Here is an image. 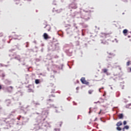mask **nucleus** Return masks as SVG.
<instances>
[{
	"instance_id": "49",
	"label": "nucleus",
	"mask_w": 131,
	"mask_h": 131,
	"mask_svg": "<svg viewBox=\"0 0 131 131\" xmlns=\"http://www.w3.org/2000/svg\"><path fill=\"white\" fill-rule=\"evenodd\" d=\"M110 58H111V57H107V58L106 59L107 61H108V59H110Z\"/></svg>"
},
{
	"instance_id": "51",
	"label": "nucleus",
	"mask_w": 131,
	"mask_h": 131,
	"mask_svg": "<svg viewBox=\"0 0 131 131\" xmlns=\"http://www.w3.org/2000/svg\"><path fill=\"white\" fill-rule=\"evenodd\" d=\"M101 88H100V89H99V92L100 93H101Z\"/></svg>"
},
{
	"instance_id": "64",
	"label": "nucleus",
	"mask_w": 131,
	"mask_h": 131,
	"mask_svg": "<svg viewBox=\"0 0 131 131\" xmlns=\"http://www.w3.org/2000/svg\"><path fill=\"white\" fill-rule=\"evenodd\" d=\"M23 66L25 65V63H23Z\"/></svg>"
},
{
	"instance_id": "27",
	"label": "nucleus",
	"mask_w": 131,
	"mask_h": 131,
	"mask_svg": "<svg viewBox=\"0 0 131 131\" xmlns=\"http://www.w3.org/2000/svg\"><path fill=\"white\" fill-rule=\"evenodd\" d=\"M75 46H79V41H75Z\"/></svg>"
},
{
	"instance_id": "61",
	"label": "nucleus",
	"mask_w": 131,
	"mask_h": 131,
	"mask_svg": "<svg viewBox=\"0 0 131 131\" xmlns=\"http://www.w3.org/2000/svg\"><path fill=\"white\" fill-rule=\"evenodd\" d=\"M36 114H38H38H39V113H36Z\"/></svg>"
},
{
	"instance_id": "34",
	"label": "nucleus",
	"mask_w": 131,
	"mask_h": 131,
	"mask_svg": "<svg viewBox=\"0 0 131 131\" xmlns=\"http://www.w3.org/2000/svg\"><path fill=\"white\" fill-rule=\"evenodd\" d=\"M51 93H55V89H52Z\"/></svg>"
},
{
	"instance_id": "8",
	"label": "nucleus",
	"mask_w": 131,
	"mask_h": 131,
	"mask_svg": "<svg viewBox=\"0 0 131 131\" xmlns=\"http://www.w3.org/2000/svg\"><path fill=\"white\" fill-rule=\"evenodd\" d=\"M28 93H34V90H33V86L32 88L29 87L28 90Z\"/></svg>"
},
{
	"instance_id": "44",
	"label": "nucleus",
	"mask_w": 131,
	"mask_h": 131,
	"mask_svg": "<svg viewBox=\"0 0 131 131\" xmlns=\"http://www.w3.org/2000/svg\"><path fill=\"white\" fill-rule=\"evenodd\" d=\"M5 74H2V77H5Z\"/></svg>"
},
{
	"instance_id": "42",
	"label": "nucleus",
	"mask_w": 131,
	"mask_h": 131,
	"mask_svg": "<svg viewBox=\"0 0 131 131\" xmlns=\"http://www.w3.org/2000/svg\"><path fill=\"white\" fill-rule=\"evenodd\" d=\"M13 51H15V49H11L9 50V52H13Z\"/></svg>"
},
{
	"instance_id": "16",
	"label": "nucleus",
	"mask_w": 131,
	"mask_h": 131,
	"mask_svg": "<svg viewBox=\"0 0 131 131\" xmlns=\"http://www.w3.org/2000/svg\"><path fill=\"white\" fill-rule=\"evenodd\" d=\"M83 19H85V21H88V20H90V17H89V15H85L84 16Z\"/></svg>"
},
{
	"instance_id": "48",
	"label": "nucleus",
	"mask_w": 131,
	"mask_h": 131,
	"mask_svg": "<svg viewBox=\"0 0 131 131\" xmlns=\"http://www.w3.org/2000/svg\"><path fill=\"white\" fill-rule=\"evenodd\" d=\"M29 107H30V106L27 105L26 108V109H27V108H29Z\"/></svg>"
},
{
	"instance_id": "13",
	"label": "nucleus",
	"mask_w": 131,
	"mask_h": 131,
	"mask_svg": "<svg viewBox=\"0 0 131 131\" xmlns=\"http://www.w3.org/2000/svg\"><path fill=\"white\" fill-rule=\"evenodd\" d=\"M44 28H46L48 31H50L51 30V26H50V25H46V26Z\"/></svg>"
},
{
	"instance_id": "22",
	"label": "nucleus",
	"mask_w": 131,
	"mask_h": 131,
	"mask_svg": "<svg viewBox=\"0 0 131 131\" xmlns=\"http://www.w3.org/2000/svg\"><path fill=\"white\" fill-rule=\"evenodd\" d=\"M65 52L66 53H67V54H68V53H72V51H70V49L66 50Z\"/></svg>"
},
{
	"instance_id": "28",
	"label": "nucleus",
	"mask_w": 131,
	"mask_h": 131,
	"mask_svg": "<svg viewBox=\"0 0 131 131\" xmlns=\"http://www.w3.org/2000/svg\"><path fill=\"white\" fill-rule=\"evenodd\" d=\"M130 64V61H128L126 63V66H129V65Z\"/></svg>"
},
{
	"instance_id": "11",
	"label": "nucleus",
	"mask_w": 131,
	"mask_h": 131,
	"mask_svg": "<svg viewBox=\"0 0 131 131\" xmlns=\"http://www.w3.org/2000/svg\"><path fill=\"white\" fill-rule=\"evenodd\" d=\"M102 72H103V73H105V74H106V75H108V69H103L102 70Z\"/></svg>"
},
{
	"instance_id": "52",
	"label": "nucleus",
	"mask_w": 131,
	"mask_h": 131,
	"mask_svg": "<svg viewBox=\"0 0 131 131\" xmlns=\"http://www.w3.org/2000/svg\"><path fill=\"white\" fill-rule=\"evenodd\" d=\"M82 36H84V34H83V33L82 32Z\"/></svg>"
},
{
	"instance_id": "63",
	"label": "nucleus",
	"mask_w": 131,
	"mask_h": 131,
	"mask_svg": "<svg viewBox=\"0 0 131 131\" xmlns=\"http://www.w3.org/2000/svg\"><path fill=\"white\" fill-rule=\"evenodd\" d=\"M97 103H100V101H97Z\"/></svg>"
},
{
	"instance_id": "56",
	"label": "nucleus",
	"mask_w": 131,
	"mask_h": 131,
	"mask_svg": "<svg viewBox=\"0 0 131 131\" xmlns=\"http://www.w3.org/2000/svg\"><path fill=\"white\" fill-rule=\"evenodd\" d=\"M128 38H129L130 37V36L128 35Z\"/></svg>"
},
{
	"instance_id": "54",
	"label": "nucleus",
	"mask_w": 131,
	"mask_h": 131,
	"mask_svg": "<svg viewBox=\"0 0 131 131\" xmlns=\"http://www.w3.org/2000/svg\"><path fill=\"white\" fill-rule=\"evenodd\" d=\"M108 55H113V54H112V53H108Z\"/></svg>"
},
{
	"instance_id": "9",
	"label": "nucleus",
	"mask_w": 131,
	"mask_h": 131,
	"mask_svg": "<svg viewBox=\"0 0 131 131\" xmlns=\"http://www.w3.org/2000/svg\"><path fill=\"white\" fill-rule=\"evenodd\" d=\"M14 59L17 60L19 62H21V57H20V55H16L14 57Z\"/></svg>"
},
{
	"instance_id": "14",
	"label": "nucleus",
	"mask_w": 131,
	"mask_h": 131,
	"mask_svg": "<svg viewBox=\"0 0 131 131\" xmlns=\"http://www.w3.org/2000/svg\"><path fill=\"white\" fill-rule=\"evenodd\" d=\"M43 37H44L45 39H48V38H49V35H48V34H47V33H45L43 34Z\"/></svg>"
},
{
	"instance_id": "57",
	"label": "nucleus",
	"mask_w": 131,
	"mask_h": 131,
	"mask_svg": "<svg viewBox=\"0 0 131 131\" xmlns=\"http://www.w3.org/2000/svg\"><path fill=\"white\" fill-rule=\"evenodd\" d=\"M97 103H98L97 102H95L94 104H97Z\"/></svg>"
},
{
	"instance_id": "4",
	"label": "nucleus",
	"mask_w": 131,
	"mask_h": 131,
	"mask_svg": "<svg viewBox=\"0 0 131 131\" xmlns=\"http://www.w3.org/2000/svg\"><path fill=\"white\" fill-rule=\"evenodd\" d=\"M69 9H77V5L74 3H73L69 5Z\"/></svg>"
},
{
	"instance_id": "29",
	"label": "nucleus",
	"mask_w": 131,
	"mask_h": 131,
	"mask_svg": "<svg viewBox=\"0 0 131 131\" xmlns=\"http://www.w3.org/2000/svg\"><path fill=\"white\" fill-rule=\"evenodd\" d=\"M93 92H94V90H89V94H90V95H91V94H93Z\"/></svg>"
},
{
	"instance_id": "30",
	"label": "nucleus",
	"mask_w": 131,
	"mask_h": 131,
	"mask_svg": "<svg viewBox=\"0 0 131 131\" xmlns=\"http://www.w3.org/2000/svg\"><path fill=\"white\" fill-rule=\"evenodd\" d=\"M117 129L118 130H121V128L120 127H117Z\"/></svg>"
},
{
	"instance_id": "25",
	"label": "nucleus",
	"mask_w": 131,
	"mask_h": 131,
	"mask_svg": "<svg viewBox=\"0 0 131 131\" xmlns=\"http://www.w3.org/2000/svg\"><path fill=\"white\" fill-rule=\"evenodd\" d=\"M123 33H124V34L125 35V34L126 33H127V30L126 29H124L123 31Z\"/></svg>"
},
{
	"instance_id": "20",
	"label": "nucleus",
	"mask_w": 131,
	"mask_h": 131,
	"mask_svg": "<svg viewBox=\"0 0 131 131\" xmlns=\"http://www.w3.org/2000/svg\"><path fill=\"white\" fill-rule=\"evenodd\" d=\"M55 47H56L55 49L56 50H59V49L60 48V47H59V43H57L55 44Z\"/></svg>"
},
{
	"instance_id": "37",
	"label": "nucleus",
	"mask_w": 131,
	"mask_h": 131,
	"mask_svg": "<svg viewBox=\"0 0 131 131\" xmlns=\"http://www.w3.org/2000/svg\"><path fill=\"white\" fill-rule=\"evenodd\" d=\"M123 124H124V125H125V124H126V121H123Z\"/></svg>"
},
{
	"instance_id": "59",
	"label": "nucleus",
	"mask_w": 131,
	"mask_h": 131,
	"mask_svg": "<svg viewBox=\"0 0 131 131\" xmlns=\"http://www.w3.org/2000/svg\"><path fill=\"white\" fill-rule=\"evenodd\" d=\"M129 70H130V71H131V68H129Z\"/></svg>"
},
{
	"instance_id": "18",
	"label": "nucleus",
	"mask_w": 131,
	"mask_h": 131,
	"mask_svg": "<svg viewBox=\"0 0 131 131\" xmlns=\"http://www.w3.org/2000/svg\"><path fill=\"white\" fill-rule=\"evenodd\" d=\"M53 12H57V13H61V12H62V9L55 10V8H54Z\"/></svg>"
},
{
	"instance_id": "33",
	"label": "nucleus",
	"mask_w": 131,
	"mask_h": 131,
	"mask_svg": "<svg viewBox=\"0 0 131 131\" xmlns=\"http://www.w3.org/2000/svg\"><path fill=\"white\" fill-rule=\"evenodd\" d=\"M20 110H22L23 111H24V108L23 106L20 107Z\"/></svg>"
},
{
	"instance_id": "1",
	"label": "nucleus",
	"mask_w": 131,
	"mask_h": 131,
	"mask_svg": "<svg viewBox=\"0 0 131 131\" xmlns=\"http://www.w3.org/2000/svg\"><path fill=\"white\" fill-rule=\"evenodd\" d=\"M49 113L48 112H42V115L39 116L37 118V122L38 123H42V126L43 127H49L50 126V123L47 122H43L46 120V118L48 117V115Z\"/></svg>"
},
{
	"instance_id": "41",
	"label": "nucleus",
	"mask_w": 131,
	"mask_h": 131,
	"mask_svg": "<svg viewBox=\"0 0 131 131\" xmlns=\"http://www.w3.org/2000/svg\"><path fill=\"white\" fill-rule=\"evenodd\" d=\"M50 86H54V84L50 83Z\"/></svg>"
},
{
	"instance_id": "47",
	"label": "nucleus",
	"mask_w": 131,
	"mask_h": 131,
	"mask_svg": "<svg viewBox=\"0 0 131 131\" xmlns=\"http://www.w3.org/2000/svg\"><path fill=\"white\" fill-rule=\"evenodd\" d=\"M66 47H69V45H65L64 49H65V48H66Z\"/></svg>"
},
{
	"instance_id": "40",
	"label": "nucleus",
	"mask_w": 131,
	"mask_h": 131,
	"mask_svg": "<svg viewBox=\"0 0 131 131\" xmlns=\"http://www.w3.org/2000/svg\"><path fill=\"white\" fill-rule=\"evenodd\" d=\"M51 78H55V76L54 75L51 76Z\"/></svg>"
},
{
	"instance_id": "2",
	"label": "nucleus",
	"mask_w": 131,
	"mask_h": 131,
	"mask_svg": "<svg viewBox=\"0 0 131 131\" xmlns=\"http://www.w3.org/2000/svg\"><path fill=\"white\" fill-rule=\"evenodd\" d=\"M14 124V119H9L4 121L2 126L4 129H8Z\"/></svg>"
},
{
	"instance_id": "19",
	"label": "nucleus",
	"mask_w": 131,
	"mask_h": 131,
	"mask_svg": "<svg viewBox=\"0 0 131 131\" xmlns=\"http://www.w3.org/2000/svg\"><path fill=\"white\" fill-rule=\"evenodd\" d=\"M117 126H120V125H122V123L121 121L118 122L116 124Z\"/></svg>"
},
{
	"instance_id": "36",
	"label": "nucleus",
	"mask_w": 131,
	"mask_h": 131,
	"mask_svg": "<svg viewBox=\"0 0 131 131\" xmlns=\"http://www.w3.org/2000/svg\"><path fill=\"white\" fill-rule=\"evenodd\" d=\"M56 113H59V112H60V111H59L58 108L57 110H56Z\"/></svg>"
},
{
	"instance_id": "31",
	"label": "nucleus",
	"mask_w": 131,
	"mask_h": 131,
	"mask_svg": "<svg viewBox=\"0 0 131 131\" xmlns=\"http://www.w3.org/2000/svg\"><path fill=\"white\" fill-rule=\"evenodd\" d=\"M70 31V30H69V29H68L67 30V33H68V34H69V33H69Z\"/></svg>"
},
{
	"instance_id": "32",
	"label": "nucleus",
	"mask_w": 131,
	"mask_h": 131,
	"mask_svg": "<svg viewBox=\"0 0 131 131\" xmlns=\"http://www.w3.org/2000/svg\"><path fill=\"white\" fill-rule=\"evenodd\" d=\"M91 109H92V108L90 107V108H89V110H90V111H89V114H91V113H92V111L91 110Z\"/></svg>"
},
{
	"instance_id": "23",
	"label": "nucleus",
	"mask_w": 131,
	"mask_h": 131,
	"mask_svg": "<svg viewBox=\"0 0 131 131\" xmlns=\"http://www.w3.org/2000/svg\"><path fill=\"white\" fill-rule=\"evenodd\" d=\"M35 82L36 84H38V83H39V80L36 79Z\"/></svg>"
},
{
	"instance_id": "38",
	"label": "nucleus",
	"mask_w": 131,
	"mask_h": 131,
	"mask_svg": "<svg viewBox=\"0 0 131 131\" xmlns=\"http://www.w3.org/2000/svg\"><path fill=\"white\" fill-rule=\"evenodd\" d=\"M110 67H111V64H108L107 66V68H109Z\"/></svg>"
},
{
	"instance_id": "45",
	"label": "nucleus",
	"mask_w": 131,
	"mask_h": 131,
	"mask_svg": "<svg viewBox=\"0 0 131 131\" xmlns=\"http://www.w3.org/2000/svg\"><path fill=\"white\" fill-rule=\"evenodd\" d=\"M54 73H57V71L53 70Z\"/></svg>"
},
{
	"instance_id": "50",
	"label": "nucleus",
	"mask_w": 131,
	"mask_h": 131,
	"mask_svg": "<svg viewBox=\"0 0 131 131\" xmlns=\"http://www.w3.org/2000/svg\"><path fill=\"white\" fill-rule=\"evenodd\" d=\"M61 69H63V64H61Z\"/></svg>"
},
{
	"instance_id": "53",
	"label": "nucleus",
	"mask_w": 131,
	"mask_h": 131,
	"mask_svg": "<svg viewBox=\"0 0 131 131\" xmlns=\"http://www.w3.org/2000/svg\"><path fill=\"white\" fill-rule=\"evenodd\" d=\"M0 36H3V33L0 34Z\"/></svg>"
},
{
	"instance_id": "62",
	"label": "nucleus",
	"mask_w": 131,
	"mask_h": 131,
	"mask_svg": "<svg viewBox=\"0 0 131 131\" xmlns=\"http://www.w3.org/2000/svg\"><path fill=\"white\" fill-rule=\"evenodd\" d=\"M101 90H102V89H104V88H103V87H102V88H101Z\"/></svg>"
},
{
	"instance_id": "6",
	"label": "nucleus",
	"mask_w": 131,
	"mask_h": 131,
	"mask_svg": "<svg viewBox=\"0 0 131 131\" xmlns=\"http://www.w3.org/2000/svg\"><path fill=\"white\" fill-rule=\"evenodd\" d=\"M109 36V34H106L105 33H101L100 34V37L102 38H107Z\"/></svg>"
},
{
	"instance_id": "12",
	"label": "nucleus",
	"mask_w": 131,
	"mask_h": 131,
	"mask_svg": "<svg viewBox=\"0 0 131 131\" xmlns=\"http://www.w3.org/2000/svg\"><path fill=\"white\" fill-rule=\"evenodd\" d=\"M101 43L103 45H109V43L107 41H105V40H101Z\"/></svg>"
},
{
	"instance_id": "43",
	"label": "nucleus",
	"mask_w": 131,
	"mask_h": 131,
	"mask_svg": "<svg viewBox=\"0 0 131 131\" xmlns=\"http://www.w3.org/2000/svg\"><path fill=\"white\" fill-rule=\"evenodd\" d=\"M102 113V110H100V112H99L98 114H101V113Z\"/></svg>"
},
{
	"instance_id": "5",
	"label": "nucleus",
	"mask_w": 131,
	"mask_h": 131,
	"mask_svg": "<svg viewBox=\"0 0 131 131\" xmlns=\"http://www.w3.org/2000/svg\"><path fill=\"white\" fill-rule=\"evenodd\" d=\"M4 83L6 85H10V84H12V80L6 79L4 80Z\"/></svg>"
},
{
	"instance_id": "15",
	"label": "nucleus",
	"mask_w": 131,
	"mask_h": 131,
	"mask_svg": "<svg viewBox=\"0 0 131 131\" xmlns=\"http://www.w3.org/2000/svg\"><path fill=\"white\" fill-rule=\"evenodd\" d=\"M118 118L119 119H123V114H119Z\"/></svg>"
},
{
	"instance_id": "24",
	"label": "nucleus",
	"mask_w": 131,
	"mask_h": 131,
	"mask_svg": "<svg viewBox=\"0 0 131 131\" xmlns=\"http://www.w3.org/2000/svg\"><path fill=\"white\" fill-rule=\"evenodd\" d=\"M125 129H128V128H129V126H127V125L125 126L124 127V128H123V129H125Z\"/></svg>"
},
{
	"instance_id": "46",
	"label": "nucleus",
	"mask_w": 131,
	"mask_h": 131,
	"mask_svg": "<svg viewBox=\"0 0 131 131\" xmlns=\"http://www.w3.org/2000/svg\"><path fill=\"white\" fill-rule=\"evenodd\" d=\"M62 122H60V124H59V126H62Z\"/></svg>"
},
{
	"instance_id": "35",
	"label": "nucleus",
	"mask_w": 131,
	"mask_h": 131,
	"mask_svg": "<svg viewBox=\"0 0 131 131\" xmlns=\"http://www.w3.org/2000/svg\"><path fill=\"white\" fill-rule=\"evenodd\" d=\"M26 48H28V47H29V43H28V42H27V45H26Z\"/></svg>"
},
{
	"instance_id": "60",
	"label": "nucleus",
	"mask_w": 131,
	"mask_h": 131,
	"mask_svg": "<svg viewBox=\"0 0 131 131\" xmlns=\"http://www.w3.org/2000/svg\"><path fill=\"white\" fill-rule=\"evenodd\" d=\"M0 65H1V66H3V64H2V63H1V64H0Z\"/></svg>"
},
{
	"instance_id": "26",
	"label": "nucleus",
	"mask_w": 131,
	"mask_h": 131,
	"mask_svg": "<svg viewBox=\"0 0 131 131\" xmlns=\"http://www.w3.org/2000/svg\"><path fill=\"white\" fill-rule=\"evenodd\" d=\"M73 27H74V28H75V29H78L77 26H76V24H74Z\"/></svg>"
},
{
	"instance_id": "39",
	"label": "nucleus",
	"mask_w": 131,
	"mask_h": 131,
	"mask_svg": "<svg viewBox=\"0 0 131 131\" xmlns=\"http://www.w3.org/2000/svg\"><path fill=\"white\" fill-rule=\"evenodd\" d=\"M11 113H16V110L13 111Z\"/></svg>"
},
{
	"instance_id": "3",
	"label": "nucleus",
	"mask_w": 131,
	"mask_h": 131,
	"mask_svg": "<svg viewBox=\"0 0 131 131\" xmlns=\"http://www.w3.org/2000/svg\"><path fill=\"white\" fill-rule=\"evenodd\" d=\"M56 96L54 95H50L48 96V98L47 99V105H50L49 106H48V108H52V107H54L53 105L50 104L51 103H53L54 102V99L53 98H55Z\"/></svg>"
},
{
	"instance_id": "17",
	"label": "nucleus",
	"mask_w": 131,
	"mask_h": 131,
	"mask_svg": "<svg viewBox=\"0 0 131 131\" xmlns=\"http://www.w3.org/2000/svg\"><path fill=\"white\" fill-rule=\"evenodd\" d=\"M7 89H8V91H9V92H12V91H13V86H10L8 87Z\"/></svg>"
},
{
	"instance_id": "7",
	"label": "nucleus",
	"mask_w": 131,
	"mask_h": 131,
	"mask_svg": "<svg viewBox=\"0 0 131 131\" xmlns=\"http://www.w3.org/2000/svg\"><path fill=\"white\" fill-rule=\"evenodd\" d=\"M81 81L82 82V83H83L84 84H89V82L86 81V80H85V78L84 77H82L81 78Z\"/></svg>"
},
{
	"instance_id": "58",
	"label": "nucleus",
	"mask_w": 131,
	"mask_h": 131,
	"mask_svg": "<svg viewBox=\"0 0 131 131\" xmlns=\"http://www.w3.org/2000/svg\"><path fill=\"white\" fill-rule=\"evenodd\" d=\"M84 45H85V47H86V43H85Z\"/></svg>"
},
{
	"instance_id": "10",
	"label": "nucleus",
	"mask_w": 131,
	"mask_h": 131,
	"mask_svg": "<svg viewBox=\"0 0 131 131\" xmlns=\"http://www.w3.org/2000/svg\"><path fill=\"white\" fill-rule=\"evenodd\" d=\"M33 104H34L35 107H37L38 106L40 105V103H39V102H38L33 101Z\"/></svg>"
},
{
	"instance_id": "55",
	"label": "nucleus",
	"mask_w": 131,
	"mask_h": 131,
	"mask_svg": "<svg viewBox=\"0 0 131 131\" xmlns=\"http://www.w3.org/2000/svg\"><path fill=\"white\" fill-rule=\"evenodd\" d=\"M0 90H2V85H0Z\"/></svg>"
},
{
	"instance_id": "21",
	"label": "nucleus",
	"mask_w": 131,
	"mask_h": 131,
	"mask_svg": "<svg viewBox=\"0 0 131 131\" xmlns=\"http://www.w3.org/2000/svg\"><path fill=\"white\" fill-rule=\"evenodd\" d=\"M6 104H11V100L8 99L6 101Z\"/></svg>"
}]
</instances>
